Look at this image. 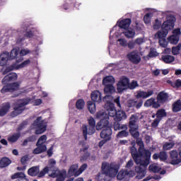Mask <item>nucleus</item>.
Segmentation results:
<instances>
[{
    "label": "nucleus",
    "mask_w": 181,
    "mask_h": 181,
    "mask_svg": "<svg viewBox=\"0 0 181 181\" xmlns=\"http://www.w3.org/2000/svg\"><path fill=\"white\" fill-rule=\"evenodd\" d=\"M103 101L106 102L105 104V108L107 110L110 117H114L115 121L116 122H119L124 119H127V114L124 110H115V106L114 103L111 101H114L117 104L119 108H121V103H119V96H117L116 98L111 95H106L103 98Z\"/></svg>",
    "instance_id": "f257e3e1"
},
{
    "label": "nucleus",
    "mask_w": 181,
    "mask_h": 181,
    "mask_svg": "<svg viewBox=\"0 0 181 181\" xmlns=\"http://www.w3.org/2000/svg\"><path fill=\"white\" fill-rule=\"evenodd\" d=\"M119 166L115 163H103L102 173L95 176V180L98 181H111L112 177H115L118 173Z\"/></svg>",
    "instance_id": "f03ea898"
},
{
    "label": "nucleus",
    "mask_w": 181,
    "mask_h": 181,
    "mask_svg": "<svg viewBox=\"0 0 181 181\" xmlns=\"http://www.w3.org/2000/svg\"><path fill=\"white\" fill-rule=\"evenodd\" d=\"M131 153L132 156V158L136 165H140L139 167H136L135 170L137 173V175L136 176V179H142L143 177H145L146 175V167L148 165H145V158H146V155L144 153V156L138 153V150L136 149V147L135 146H133L131 149Z\"/></svg>",
    "instance_id": "7ed1b4c3"
},
{
    "label": "nucleus",
    "mask_w": 181,
    "mask_h": 181,
    "mask_svg": "<svg viewBox=\"0 0 181 181\" xmlns=\"http://www.w3.org/2000/svg\"><path fill=\"white\" fill-rule=\"evenodd\" d=\"M29 103H32L33 105H40L42 101V99H37L32 101V99L29 98L19 100L14 107V111L11 113V117H18L19 114H22V112H23V110H25V105H28Z\"/></svg>",
    "instance_id": "20e7f679"
},
{
    "label": "nucleus",
    "mask_w": 181,
    "mask_h": 181,
    "mask_svg": "<svg viewBox=\"0 0 181 181\" xmlns=\"http://www.w3.org/2000/svg\"><path fill=\"white\" fill-rule=\"evenodd\" d=\"M110 122L108 119H100L96 124V131H103L100 132V137L103 139H106V141H110L111 139V135L112 134V130L110 127Z\"/></svg>",
    "instance_id": "39448f33"
},
{
    "label": "nucleus",
    "mask_w": 181,
    "mask_h": 181,
    "mask_svg": "<svg viewBox=\"0 0 181 181\" xmlns=\"http://www.w3.org/2000/svg\"><path fill=\"white\" fill-rule=\"evenodd\" d=\"M132 21L131 18H124L117 22L118 25H115L112 29L110 30V40H112L113 37L118 38L121 35L119 29H124L127 30L131 26V23Z\"/></svg>",
    "instance_id": "423d86ee"
},
{
    "label": "nucleus",
    "mask_w": 181,
    "mask_h": 181,
    "mask_svg": "<svg viewBox=\"0 0 181 181\" xmlns=\"http://www.w3.org/2000/svg\"><path fill=\"white\" fill-rule=\"evenodd\" d=\"M88 126L83 124L81 128L85 141H87V135H93V134H95V128L97 126L95 125V119H93V117L88 118Z\"/></svg>",
    "instance_id": "0eeeda50"
},
{
    "label": "nucleus",
    "mask_w": 181,
    "mask_h": 181,
    "mask_svg": "<svg viewBox=\"0 0 181 181\" xmlns=\"http://www.w3.org/2000/svg\"><path fill=\"white\" fill-rule=\"evenodd\" d=\"M33 128H35L36 135H40L46 131L47 127V122L42 118V117H38L33 124Z\"/></svg>",
    "instance_id": "6e6552de"
},
{
    "label": "nucleus",
    "mask_w": 181,
    "mask_h": 181,
    "mask_svg": "<svg viewBox=\"0 0 181 181\" xmlns=\"http://www.w3.org/2000/svg\"><path fill=\"white\" fill-rule=\"evenodd\" d=\"M138 121V116L136 115H132L130 117L129 127L131 135L134 138H138L139 136V132H138V124L136 122Z\"/></svg>",
    "instance_id": "1a4fd4ad"
},
{
    "label": "nucleus",
    "mask_w": 181,
    "mask_h": 181,
    "mask_svg": "<svg viewBox=\"0 0 181 181\" xmlns=\"http://www.w3.org/2000/svg\"><path fill=\"white\" fill-rule=\"evenodd\" d=\"M136 144L139 146V153L143 156H145L146 155L144 165L146 166H148V165H149V160L151 159V151L144 148V141H142V139H137Z\"/></svg>",
    "instance_id": "9d476101"
},
{
    "label": "nucleus",
    "mask_w": 181,
    "mask_h": 181,
    "mask_svg": "<svg viewBox=\"0 0 181 181\" xmlns=\"http://www.w3.org/2000/svg\"><path fill=\"white\" fill-rule=\"evenodd\" d=\"M166 21L162 25V30H165L166 32H169V30H172L173 28H175V22L176 18L172 14H168L166 17Z\"/></svg>",
    "instance_id": "9b49d317"
},
{
    "label": "nucleus",
    "mask_w": 181,
    "mask_h": 181,
    "mask_svg": "<svg viewBox=\"0 0 181 181\" xmlns=\"http://www.w3.org/2000/svg\"><path fill=\"white\" fill-rule=\"evenodd\" d=\"M117 90L118 93H122L125 90L129 88V79L127 76L120 77L119 82L117 84Z\"/></svg>",
    "instance_id": "f8f14e48"
},
{
    "label": "nucleus",
    "mask_w": 181,
    "mask_h": 181,
    "mask_svg": "<svg viewBox=\"0 0 181 181\" xmlns=\"http://www.w3.org/2000/svg\"><path fill=\"white\" fill-rule=\"evenodd\" d=\"M67 172L66 170H53L52 173L49 174L50 177H56L57 181H64Z\"/></svg>",
    "instance_id": "ddd939ff"
},
{
    "label": "nucleus",
    "mask_w": 181,
    "mask_h": 181,
    "mask_svg": "<svg viewBox=\"0 0 181 181\" xmlns=\"http://www.w3.org/2000/svg\"><path fill=\"white\" fill-rule=\"evenodd\" d=\"M30 64V59H27L18 65H13L7 67L5 71H3V74H8L9 71H12L13 70H18V69H23V67H26Z\"/></svg>",
    "instance_id": "4468645a"
},
{
    "label": "nucleus",
    "mask_w": 181,
    "mask_h": 181,
    "mask_svg": "<svg viewBox=\"0 0 181 181\" xmlns=\"http://www.w3.org/2000/svg\"><path fill=\"white\" fill-rule=\"evenodd\" d=\"M135 176V172L130 171L128 173V170H120L117 175V179L119 180H125L127 181L130 177Z\"/></svg>",
    "instance_id": "2eb2a0df"
},
{
    "label": "nucleus",
    "mask_w": 181,
    "mask_h": 181,
    "mask_svg": "<svg viewBox=\"0 0 181 181\" xmlns=\"http://www.w3.org/2000/svg\"><path fill=\"white\" fill-rule=\"evenodd\" d=\"M19 88V83H14L10 85H6L1 89V93L5 94V93H13V91H16Z\"/></svg>",
    "instance_id": "dca6fc26"
},
{
    "label": "nucleus",
    "mask_w": 181,
    "mask_h": 181,
    "mask_svg": "<svg viewBox=\"0 0 181 181\" xmlns=\"http://www.w3.org/2000/svg\"><path fill=\"white\" fill-rule=\"evenodd\" d=\"M127 57L134 64H138L141 62V56L136 52H132L127 54Z\"/></svg>",
    "instance_id": "f3484780"
},
{
    "label": "nucleus",
    "mask_w": 181,
    "mask_h": 181,
    "mask_svg": "<svg viewBox=\"0 0 181 181\" xmlns=\"http://www.w3.org/2000/svg\"><path fill=\"white\" fill-rule=\"evenodd\" d=\"M19 53V48H13L10 53V56L8 55L9 59L13 60V59H16L17 63H21V62H23V57H18Z\"/></svg>",
    "instance_id": "a211bd4d"
},
{
    "label": "nucleus",
    "mask_w": 181,
    "mask_h": 181,
    "mask_svg": "<svg viewBox=\"0 0 181 181\" xmlns=\"http://www.w3.org/2000/svg\"><path fill=\"white\" fill-rule=\"evenodd\" d=\"M20 32H22V33H25V36L26 37H33V32L32 30H29V24L28 23H23L21 25V30Z\"/></svg>",
    "instance_id": "6ab92c4d"
},
{
    "label": "nucleus",
    "mask_w": 181,
    "mask_h": 181,
    "mask_svg": "<svg viewBox=\"0 0 181 181\" xmlns=\"http://www.w3.org/2000/svg\"><path fill=\"white\" fill-rule=\"evenodd\" d=\"M151 95H153V90H148L147 92H145L144 90H139L136 92V98H149V97H151Z\"/></svg>",
    "instance_id": "aec40b11"
},
{
    "label": "nucleus",
    "mask_w": 181,
    "mask_h": 181,
    "mask_svg": "<svg viewBox=\"0 0 181 181\" xmlns=\"http://www.w3.org/2000/svg\"><path fill=\"white\" fill-rule=\"evenodd\" d=\"M171 165H179L181 162V158L177 154V151H173L170 152Z\"/></svg>",
    "instance_id": "412c9836"
},
{
    "label": "nucleus",
    "mask_w": 181,
    "mask_h": 181,
    "mask_svg": "<svg viewBox=\"0 0 181 181\" xmlns=\"http://www.w3.org/2000/svg\"><path fill=\"white\" fill-rule=\"evenodd\" d=\"M90 97L91 100H93L94 103H101V101H103V95L99 90L92 92Z\"/></svg>",
    "instance_id": "4be33fe9"
},
{
    "label": "nucleus",
    "mask_w": 181,
    "mask_h": 181,
    "mask_svg": "<svg viewBox=\"0 0 181 181\" xmlns=\"http://www.w3.org/2000/svg\"><path fill=\"white\" fill-rule=\"evenodd\" d=\"M18 78V75L15 73H11L6 75L2 80V84H8L10 81H15Z\"/></svg>",
    "instance_id": "5701e85b"
},
{
    "label": "nucleus",
    "mask_w": 181,
    "mask_h": 181,
    "mask_svg": "<svg viewBox=\"0 0 181 181\" xmlns=\"http://www.w3.org/2000/svg\"><path fill=\"white\" fill-rule=\"evenodd\" d=\"M144 107H153V108H159V107H160V105L158 103V102L155 101V98H151L150 99H148L144 103Z\"/></svg>",
    "instance_id": "b1692460"
},
{
    "label": "nucleus",
    "mask_w": 181,
    "mask_h": 181,
    "mask_svg": "<svg viewBox=\"0 0 181 181\" xmlns=\"http://www.w3.org/2000/svg\"><path fill=\"white\" fill-rule=\"evenodd\" d=\"M168 98H169L168 93L160 92L157 96V103L158 104H163V103H166V101H168Z\"/></svg>",
    "instance_id": "393cba45"
},
{
    "label": "nucleus",
    "mask_w": 181,
    "mask_h": 181,
    "mask_svg": "<svg viewBox=\"0 0 181 181\" xmlns=\"http://www.w3.org/2000/svg\"><path fill=\"white\" fill-rule=\"evenodd\" d=\"M11 179H18L16 181H29L25 173H16L11 176Z\"/></svg>",
    "instance_id": "a878e982"
},
{
    "label": "nucleus",
    "mask_w": 181,
    "mask_h": 181,
    "mask_svg": "<svg viewBox=\"0 0 181 181\" xmlns=\"http://www.w3.org/2000/svg\"><path fill=\"white\" fill-rule=\"evenodd\" d=\"M9 59V52H5L0 55V66H5L8 63Z\"/></svg>",
    "instance_id": "bb28decb"
},
{
    "label": "nucleus",
    "mask_w": 181,
    "mask_h": 181,
    "mask_svg": "<svg viewBox=\"0 0 181 181\" xmlns=\"http://www.w3.org/2000/svg\"><path fill=\"white\" fill-rule=\"evenodd\" d=\"M78 173V164H74V165H72L69 170V176H79V175H76V173Z\"/></svg>",
    "instance_id": "cd10ccee"
},
{
    "label": "nucleus",
    "mask_w": 181,
    "mask_h": 181,
    "mask_svg": "<svg viewBox=\"0 0 181 181\" xmlns=\"http://www.w3.org/2000/svg\"><path fill=\"white\" fill-rule=\"evenodd\" d=\"M114 83H115V78L112 76H106L103 80V84L104 86L112 85Z\"/></svg>",
    "instance_id": "c85d7f7f"
},
{
    "label": "nucleus",
    "mask_w": 181,
    "mask_h": 181,
    "mask_svg": "<svg viewBox=\"0 0 181 181\" xmlns=\"http://www.w3.org/2000/svg\"><path fill=\"white\" fill-rule=\"evenodd\" d=\"M11 109V105L9 103L3 104L2 107L0 109V117H4Z\"/></svg>",
    "instance_id": "c756f323"
},
{
    "label": "nucleus",
    "mask_w": 181,
    "mask_h": 181,
    "mask_svg": "<svg viewBox=\"0 0 181 181\" xmlns=\"http://www.w3.org/2000/svg\"><path fill=\"white\" fill-rule=\"evenodd\" d=\"M107 113L105 112L104 110L100 111L96 114V118L98 119H108L110 117V114H108V111L107 110Z\"/></svg>",
    "instance_id": "7c9ffc66"
},
{
    "label": "nucleus",
    "mask_w": 181,
    "mask_h": 181,
    "mask_svg": "<svg viewBox=\"0 0 181 181\" xmlns=\"http://www.w3.org/2000/svg\"><path fill=\"white\" fill-rule=\"evenodd\" d=\"M39 172H40V169H39V167L37 166L32 167L29 168L28 170V173L29 176H33V177L37 176V175L39 174Z\"/></svg>",
    "instance_id": "2f4dec72"
},
{
    "label": "nucleus",
    "mask_w": 181,
    "mask_h": 181,
    "mask_svg": "<svg viewBox=\"0 0 181 181\" xmlns=\"http://www.w3.org/2000/svg\"><path fill=\"white\" fill-rule=\"evenodd\" d=\"M168 33H169V32L166 31V30H161V31H158L157 32L155 35L154 37L155 39H165V37H166V36H168Z\"/></svg>",
    "instance_id": "473e14b6"
},
{
    "label": "nucleus",
    "mask_w": 181,
    "mask_h": 181,
    "mask_svg": "<svg viewBox=\"0 0 181 181\" xmlns=\"http://www.w3.org/2000/svg\"><path fill=\"white\" fill-rule=\"evenodd\" d=\"M115 47L116 45L114 44H110L108 46L109 54H110L112 57H115L118 54V51L115 49Z\"/></svg>",
    "instance_id": "72a5a7b5"
},
{
    "label": "nucleus",
    "mask_w": 181,
    "mask_h": 181,
    "mask_svg": "<svg viewBox=\"0 0 181 181\" xmlns=\"http://www.w3.org/2000/svg\"><path fill=\"white\" fill-rule=\"evenodd\" d=\"M161 59L163 60V62H164V63L169 64L170 63H173V62H175V57L172 55H163Z\"/></svg>",
    "instance_id": "f704fd0d"
},
{
    "label": "nucleus",
    "mask_w": 181,
    "mask_h": 181,
    "mask_svg": "<svg viewBox=\"0 0 181 181\" xmlns=\"http://www.w3.org/2000/svg\"><path fill=\"white\" fill-rule=\"evenodd\" d=\"M37 147L33 150V153H35V155L46 152V151H47V147H46V146L37 145Z\"/></svg>",
    "instance_id": "c9c22d12"
},
{
    "label": "nucleus",
    "mask_w": 181,
    "mask_h": 181,
    "mask_svg": "<svg viewBox=\"0 0 181 181\" xmlns=\"http://www.w3.org/2000/svg\"><path fill=\"white\" fill-rule=\"evenodd\" d=\"M148 169L150 172H153V173H158V172H159V170H160L162 168L160 167V165H159V164L153 163L149 165Z\"/></svg>",
    "instance_id": "e433bc0d"
},
{
    "label": "nucleus",
    "mask_w": 181,
    "mask_h": 181,
    "mask_svg": "<svg viewBox=\"0 0 181 181\" xmlns=\"http://www.w3.org/2000/svg\"><path fill=\"white\" fill-rule=\"evenodd\" d=\"M88 110L90 114H95L96 111L95 103L91 100H89L87 103Z\"/></svg>",
    "instance_id": "4c0bfd02"
},
{
    "label": "nucleus",
    "mask_w": 181,
    "mask_h": 181,
    "mask_svg": "<svg viewBox=\"0 0 181 181\" xmlns=\"http://www.w3.org/2000/svg\"><path fill=\"white\" fill-rule=\"evenodd\" d=\"M180 39V37L179 36H175V35H172L168 37V41L171 45H177Z\"/></svg>",
    "instance_id": "58836bf2"
},
{
    "label": "nucleus",
    "mask_w": 181,
    "mask_h": 181,
    "mask_svg": "<svg viewBox=\"0 0 181 181\" xmlns=\"http://www.w3.org/2000/svg\"><path fill=\"white\" fill-rule=\"evenodd\" d=\"M123 33L124 36H126V37H128L129 39H132L133 37H135V30L132 28L127 30Z\"/></svg>",
    "instance_id": "ea45409f"
},
{
    "label": "nucleus",
    "mask_w": 181,
    "mask_h": 181,
    "mask_svg": "<svg viewBox=\"0 0 181 181\" xmlns=\"http://www.w3.org/2000/svg\"><path fill=\"white\" fill-rule=\"evenodd\" d=\"M11 161L8 158H3L0 160V168H6V166H9L11 165Z\"/></svg>",
    "instance_id": "a19ab883"
},
{
    "label": "nucleus",
    "mask_w": 181,
    "mask_h": 181,
    "mask_svg": "<svg viewBox=\"0 0 181 181\" xmlns=\"http://www.w3.org/2000/svg\"><path fill=\"white\" fill-rule=\"evenodd\" d=\"M173 111H174V112H179V111H181V100H177L173 105Z\"/></svg>",
    "instance_id": "79ce46f5"
},
{
    "label": "nucleus",
    "mask_w": 181,
    "mask_h": 181,
    "mask_svg": "<svg viewBox=\"0 0 181 181\" xmlns=\"http://www.w3.org/2000/svg\"><path fill=\"white\" fill-rule=\"evenodd\" d=\"M105 87L104 88V92L106 94L110 93L112 94V93H115V88L112 85H105Z\"/></svg>",
    "instance_id": "37998d69"
},
{
    "label": "nucleus",
    "mask_w": 181,
    "mask_h": 181,
    "mask_svg": "<svg viewBox=\"0 0 181 181\" xmlns=\"http://www.w3.org/2000/svg\"><path fill=\"white\" fill-rule=\"evenodd\" d=\"M114 129L115 131H121V129H128L127 124H120L118 122H115L114 124Z\"/></svg>",
    "instance_id": "c03bdc74"
},
{
    "label": "nucleus",
    "mask_w": 181,
    "mask_h": 181,
    "mask_svg": "<svg viewBox=\"0 0 181 181\" xmlns=\"http://www.w3.org/2000/svg\"><path fill=\"white\" fill-rule=\"evenodd\" d=\"M85 105L86 102H84V100L83 99H79L76 103V107L77 110H83Z\"/></svg>",
    "instance_id": "a18cd8bd"
},
{
    "label": "nucleus",
    "mask_w": 181,
    "mask_h": 181,
    "mask_svg": "<svg viewBox=\"0 0 181 181\" xmlns=\"http://www.w3.org/2000/svg\"><path fill=\"white\" fill-rule=\"evenodd\" d=\"M160 28H162V21L156 19L153 23V29L158 30V29H160Z\"/></svg>",
    "instance_id": "49530a36"
},
{
    "label": "nucleus",
    "mask_w": 181,
    "mask_h": 181,
    "mask_svg": "<svg viewBox=\"0 0 181 181\" xmlns=\"http://www.w3.org/2000/svg\"><path fill=\"white\" fill-rule=\"evenodd\" d=\"M47 141V136L42 135L38 139L37 145L45 146V144H46Z\"/></svg>",
    "instance_id": "de8ad7c7"
},
{
    "label": "nucleus",
    "mask_w": 181,
    "mask_h": 181,
    "mask_svg": "<svg viewBox=\"0 0 181 181\" xmlns=\"http://www.w3.org/2000/svg\"><path fill=\"white\" fill-rule=\"evenodd\" d=\"M156 117L160 121L163 117H166V112L163 109L159 110L156 113Z\"/></svg>",
    "instance_id": "09e8293b"
},
{
    "label": "nucleus",
    "mask_w": 181,
    "mask_h": 181,
    "mask_svg": "<svg viewBox=\"0 0 181 181\" xmlns=\"http://www.w3.org/2000/svg\"><path fill=\"white\" fill-rule=\"evenodd\" d=\"M158 55H159V53H158V52H156V49L151 48L150 49V52L148 53L147 59H149V57H156V56H158Z\"/></svg>",
    "instance_id": "8fccbe9b"
},
{
    "label": "nucleus",
    "mask_w": 181,
    "mask_h": 181,
    "mask_svg": "<svg viewBox=\"0 0 181 181\" xmlns=\"http://www.w3.org/2000/svg\"><path fill=\"white\" fill-rule=\"evenodd\" d=\"M117 44L122 46V47H127V46H128V42L125 38H119L117 40Z\"/></svg>",
    "instance_id": "3c124183"
},
{
    "label": "nucleus",
    "mask_w": 181,
    "mask_h": 181,
    "mask_svg": "<svg viewBox=\"0 0 181 181\" xmlns=\"http://www.w3.org/2000/svg\"><path fill=\"white\" fill-rule=\"evenodd\" d=\"M128 135L129 133L127 132V129H123L117 134V138H126Z\"/></svg>",
    "instance_id": "603ef678"
},
{
    "label": "nucleus",
    "mask_w": 181,
    "mask_h": 181,
    "mask_svg": "<svg viewBox=\"0 0 181 181\" xmlns=\"http://www.w3.org/2000/svg\"><path fill=\"white\" fill-rule=\"evenodd\" d=\"M30 52H31L30 49H29L28 48H22L19 51L21 57H23V56H27V54H29V53H30Z\"/></svg>",
    "instance_id": "864d4df0"
},
{
    "label": "nucleus",
    "mask_w": 181,
    "mask_h": 181,
    "mask_svg": "<svg viewBox=\"0 0 181 181\" xmlns=\"http://www.w3.org/2000/svg\"><path fill=\"white\" fill-rule=\"evenodd\" d=\"M151 18H152V13H148L146 14L144 18V23H146V25H149V23H151Z\"/></svg>",
    "instance_id": "5fc2aeb1"
},
{
    "label": "nucleus",
    "mask_w": 181,
    "mask_h": 181,
    "mask_svg": "<svg viewBox=\"0 0 181 181\" xmlns=\"http://www.w3.org/2000/svg\"><path fill=\"white\" fill-rule=\"evenodd\" d=\"M19 136H21L20 133H16L15 134H13L11 136L8 138L9 142H16L18 139H19Z\"/></svg>",
    "instance_id": "6e6d98bb"
},
{
    "label": "nucleus",
    "mask_w": 181,
    "mask_h": 181,
    "mask_svg": "<svg viewBox=\"0 0 181 181\" xmlns=\"http://www.w3.org/2000/svg\"><path fill=\"white\" fill-rule=\"evenodd\" d=\"M180 48H181V44H179L176 47H173L172 48V53L174 54V56H176V54H179L180 52Z\"/></svg>",
    "instance_id": "4d7b16f0"
},
{
    "label": "nucleus",
    "mask_w": 181,
    "mask_h": 181,
    "mask_svg": "<svg viewBox=\"0 0 181 181\" xmlns=\"http://www.w3.org/2000/svg\"><path fill=\"white\" fill-rule=\"evenodd\" d=\"M136 45L141 46V45H144L145 42H146V39L145 37H138L134 40Z\"/></svg>",
    "instance_id": "13d9d810"
},
{
    "label": "nucleus",
    "mask_w": 181,
    "mask_h": 181,
    "mask_svg": "<svg viewBox=\"0 0 181 181\" xmlns=\"http://www.w3.org/2000/svg\"><path fill=\"white\" fill-rule=\"evenodd\" d=\"M47 172H50V170L49 169V167H45L41 172L38 173L37 176L39 177H43Z\"/></svg>",
    "instance_id": "bf43d9fd"
},
{
    "label": "nucleus",
    "mask_w": 181,
    "mask_h": 181,
    "mask_svg": "<svg viewBox=\"0 0 181 181\" xmlns=\"http://www.w3.org/2000/svg\"><path fill=\"white\" fill-rule=\"evenodd\" d=\"M173 146H175V143L173 142L165 143L163 145V149L164 151H169V149H172Z\"/></svg>",
    "instance_id": "052dcab7"
},
{
    "label": "nucleus",
    "mask_w": 181,
    "mask_h": 181,
    "mask_svg": "<svg viewBox=\"0 0 181 181\" xmlns=\"http://www.w3.org/2000/svg\"><path fill=\"white\" fill-rule=\"evenodd\" d=\"M81 153H85V156H82L81 160H84V159H88L90 153L87 152V148H84L83 150H81Z\"/></svg>",
    "instance_id": "680f3d73"
},
{
    "label": "nucleus",
    "mask_w": 181,
    "mask_h": 181,
    "mask_svg": "<svg viewBox=\"0 0 181 181\" xmlns=\"http://www.w3.org/2000/svg\"><path fill=\"white\" fill-rule=\"evenodd\" d=\"M168 83H169L170 84H171V86L174 88H179L181 87V80L178 79L177 80L175 83H173L170 81H168Z\"/></svg>",
    "instance_id": "e2e57ef3"
},
{
    "label": "nucleus",
    "mask_w": 181,
    "mask_h": 181,
    "mask_svg": "<svg viewBox=\"0 0 181 181\" xmlns=\"http://www.w3.org/2000/svg\"><path fill=\"white\" fill-rule=\"evenodd\" d=\"M87 169V164H83L80 168L78 170V173H76V175H80L83 172H84Z\"/></svg>",
    "instance_id": "0e129e2a"
},
{
    "label": "nucleus",
    "mask_w": 181,
    "mask_h": 181,
    "mask_svg": "<svg viewBox=\"0 0 181 181\" xmlns=\"http://www.w3.org/2000/svg\"><path fill=\"white\" fill-rule=\"evenodd\" d=\"M159 45L161 46V47H168V42H166L165 38H161L159 40Z\"/></svg>",
    "instance_id": "69168bd1"
},
{
    "label": "nucleus",
    "mask_w": 181,
    "mask_h": 181,
    "mask_svg": "<svg viewBox=\"0 0 181 181\" xmlns=\"http://www.w3.org/2000/svg\"><path fill=\"white\" fill-rule=\"evenodd\" d=\"M138 87V82L136 81H133L131 83H129V88L130 90H134V88H136Z\"/></svg>",
    "instance_id": "338daca9"
},
{
    "label": "nucleus",
    "mask_w": 181,
    "mask_h": 181,
    "mask_svg": "<svg viewBox=\"0 0 181 181\" xmlns=\"http://www.w3.org/2000/svg\"><path fill=\"white\" fill-rule=\"evenodd\" d=\"M127 46H128L129 49H135V47L136 46V42H135V40L129 41L127 43Z\"/></svg>",
    "instance_id": "774afa93"
}]
</instances>
